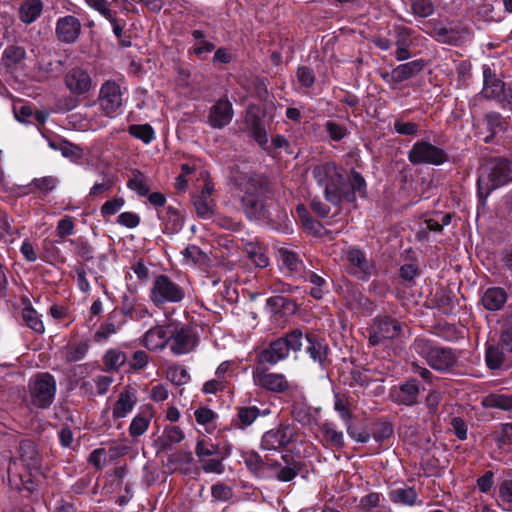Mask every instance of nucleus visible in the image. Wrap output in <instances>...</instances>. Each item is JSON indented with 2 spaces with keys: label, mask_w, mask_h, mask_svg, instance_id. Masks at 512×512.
I'll list each match as a JSON object with an SVG mask.
<instances>
[{
  "label": "nucleus",
  "mask_w": 512,
  "mask_h": 512,
  "mask_svg": "<svg viewBox=\"0 0 512 512\" xmlns=\"http://www.w3.org/2000/svg\"><path fill=\"white\" fill-rule=\"evenodd\" d=\"M232 185L234 198L249 221H273L267 203L273 185L264 174L237 171L232 177Z\"/></svg>",
  "instance_id": "f257e3e1"
},
{
  "label": "nucleus",
  "mask_w": 512,
  "mask_h": 512,
  "mask_svg": "<svg viewBox=\"0 0 512 512\" xmlns=\"http://www.w3.org/2000/svg\"><path fill=\"white\" fill-rule=\"evenodd\" d=\"M313 176L317 184L323 188L326 201L340 207L342 201L356 202V195L367 196V183L362 174L351 169L344 176L335 163L326 162L313 168Z\"/></svg>",
  "instance_id": "f03ea898"
},
{
  "label": "nucleus",
  "mask_w": 512,
  "mask_h": 512,
  "mask_svg": "<svg viewBox=\"0 0 512 512\" xmlns=\"http://www.w3.org/2000/svg\"><path fill=\"white\" fill-rule=\"evenodd\" d=\"M247 468L256 476L263 478H276L282 482L293 480L301 471L302 463L291 454H283L280 460L266 455L262 458L257 452H249L244 456Z\"/></svg>",
  "instance_id": "7ed1b4c3"
},
{
  "label": "nucleus",
  "mask_w": 512,
  "mask_h": 512,
  "mask_svg": "<svg viewBox=\"0 0 512 512\" xmlns=\"http://www.w3.org/2000/svg\"><path fill=\"white\" fill-rule=\"evenodd\" d=\"M512 182V161L506 158H491L480 168L477 180L478 196L485 200L491 191Z\"/></svg>",
  "instance_id": "20e7f679"
},
{
  "label": "nucleus",
  "mask_w": 512,
  "mask_h": 512,
  "mask_svg": "<svg viewBox=\"0 0 512 512\" xmlns=\"http://www.w3.org/2000/svg\"><path fill=\"white\" fill-rule=\"evenodd\" d=\"M304 346V332L295 328L284 336L272 341L269 346L259 354V362L274 365L288 357L289 352H299Z\"/></svg>",
  "instance_id": "39448f33"
},
{
  "label": "nucleus",
  "mask_w": 512,
  "mask_h": 512,
  "mask_svg": "<svg viewBox=\"0 0 512 512\" xmlns=\"http://www.w3.org/2000/svg\"><path fill=\"white\" fill-rule=\"evenodd\" d=\"M414 348L418 354L426 359L431 368L440 372L450 370L458 360L452 348L435 346L426 338H416Z\"/></svg>",
  "instance_id": "423d86ee"
},
{
  "label": "nucleus",
  "mask_w": 512,
  "mask_h": 512,
  "mask_svg": "<svg viewBox=\"0 0 512 512\" xmlns=\"http://www.w3.org/2000/svg\"><path fill=\"white\" fill-rule=\"evenodd\" d=\"M56 380L48 372L37 373L28 384L30 404L39 409L49 408L56 395Z\"/></svg>",
  "instance_id": "0eeeda50"
},
{
  "label": "nucleus",
  "mask_w": 512,
  "mask_h": 512,
  "mask_svg": "<svg viewBox=\"0 0 512 512\" xmlns=\"http://www.w3.org/2000/svg\"><path fill=\"white\" fill-rule=\"evenodd\" d=\"M184 297V289L164 274L158 275L150 288L149 298L158 308L167 303H179Z\"/></svg>",
  "instance_id": "6e6552de"
},
{
  "label": "nucleus",
  "mask_w": 512,
  "mask_h": 512,
  "mask_svg": "<svg viewBox=\"0 0 512 512\" xmlns=\"http://www.w3.org/2000/svg\"><path fill=\"white\" fill-rule=\"evenodd\" d=\"M480 94L485 99L496 100L501 108L512 111V92L506 90L505 83L488 65H483V89Z\"/></svg>",
  "instance_id": "1a4fd4ad"
},
{
  "label": "nucleus",
  "mask_w": 512,
  "mask_h": 512,
  "mask_svg": "<svg viewBox=\"0 0 512 512\" xmlns=\"http://www.w3.org/2000/svg\"><path fill=\"white\" fill-rule=\"evenodd\" d=\"M195 454L204 472L215 474L224 472L223 460L226 454H222L219 445L214 444L210 439H199L195 446Z\"/></svg>",
  "instance_id": "9d476101"
},
{
  "label": "nucleus",
  "mask_w": 512,
  "mask_h": 512,
  "mask_svg": "<svg viewBox=\"0 0 512 512\" xmlns=\"http://www.w3.org/2000/svg\"><path fill=\"white\" fill-rule=\"evenodd\" d=\"M407 157L409 162L413 165L440 166L449 159L444 149L425 140L415 142L408 151Z\"/></svg>",
  "instance_id": "9b49d317"
},
{
  "label": "nucleus",
  "mask_w": 512,
  "mask_h": 512,
  "mask_svg": "<svg viewBox=\"0 0 512 512\" xmlns=\"http://www.w3.org/2000/svg\"><path fill=\"white\" fill-rule=\"evenodd\" d=\"M422 30L436 41L448 45H457L462 41L464 35L469 33L466 26L456 25L448 28L436 20L425 22Z\"/></svg>",
  "instance_id": "f8f14e48"
},
{
  "label": "nucleus",
  "mask_w": 512,
  "mask_h": 512,
  "mask_svg": "<svg viewBox=\"0 0 512 512\" xmlns=\"http://www.w3.org/2000/svg\"><path fill=\"white\" fill-rule=\"evenodd\" d=\"M345 260L347 261V272L357 277L359 280H368L375 272L373 262L367 258L366 253L357 248L349 247L345 251Z\"/></svg>",
  "instance_id": "ddd939ff"
},
{
  "label": "nucleus",
  "mask_w": 512,
  "mask_h": 512,
  "mask_svg": "<svg viewBox=\"0 0 512 512\" xmlns=\"http://www.w3.org/2000/svg\"><path fill=\"white\" fill-rule=\"evenodd\" d=\"M402 333V324L390 317L383 316L374 320V324L369 334V344L377 346L384 340H393L399 337Z\"/></svg>",
  "instance_id": "4468645a"
},
{
  "label": "nucleus",
  "mask_w": 512,
  "mask_h": 512,
  "mask_svg": "<svg viewBox=\"0 0 512 512\" xmlns=\"http://www.w3.org/2000/svg\"><path fill=\"white\" fill-rule=\"evenodd\" d=\"M304 345L307 354L322 370H326L332 365L330 348L323 338L314 332L307 331L304 333Z\"/></svg>",
  "instance_id": "2eb2a0df"
},
{
  "label": "nucleus",
  "mask_w": 512,
  "mask_h": 512,
  "mask_svg": "<svg viewBox=\"0 0 512 512\" xmlns=\"http://www.w3.org/2000/svg\"><path fill=\"white\" fill-rule=\"evenodd\" d=\"M99 105L106 116L112 117L123 105V91L113 80H107L100 88Z\"/></svg>",
  "instance_id": "dca6fc26"
},
{
  "label": "nucleus",
  "mask_w": 512,
  "mask_h": 512,
  "mask_svg": "<svg viewBox=\"0 0 512 512\" xmlns=\"http://www.w3.org/2000/svg\"><path fill=\"white\" fill-rule=\"evenodd\" d=\"M295 435V428L292 425L281 423L263 434L261 448L263 450H280L290 444Z\"/></svg>",
  "instance_id": "f3484780"
},
{
  "label": "nucleus",
  "mask_w": 512,
  "mask_h": 512,
  "mask_svg": "<svg viewBox=\"0 0 512 512\" xmlns=\"http://www.w3.org/2000/svg\"><path fill=\"white\" fill-rule=\"evenodd\" d=\"M196 345L197 338L191 328L182 326L170 330L168 347L175 356L192 352Z\"/></svg>",
  "instance_id": "a211bd4d"
},
{
  "label": "nucleus",
  "mask_w": 512,
  "mask_h": 512,
  "mask_svg": "<svg viewBox=\"0 0 512 512\" xmlns=\"http://www.w3.org/2000/svg\"><path fill=\"white\" fill-rule=\"evenodd\" d=\"M82 24L73 15H66L57 19L55 24V36L64 44H74L80 38Z\"/></svg>",
  "instance_id": "6ab92c4d"
},
{
  "label": "nucleus",
  "mask_w": 512,
  "mask_h": 512,
  "mask_svg": "<svg viewBox=\"0 0 512 512\" xmlns=\"http://www.w3.org/2000/svg\"><path fill=\"white\" fill-rule=\"evenodd\" d=\"M392 402L398 405L413 406L418 403L420 388L417 380L410 379L393 387L389 393Z\"/></svg>",
  "instance_id": "aec40b11"
},
{
  "label": "nucleus",
  "mask_w": 512,
  "mask_h": 512,
  "mask_svg": "<svg viewBox=\"0 0 512 512\" xmlns=\"http://www.w3.org/2000/svg\"><path fill=\"white\" fill-rule=\"evenodd\" d=\"M65 86L74 95H84L92 88V78L82 67H73L64 77Z\"/></svg>",
  "instance_id": "412c9836"
},
{
  "label": "nucleus",
  "mask_w": 512,
  "mask_h": 512,
  "mask_svg": "<svg viewBox=\"0 0 512 512\" xmlns=\"http://www.w3.org/2000/svg\"><path fill=\"white\" fill-rule=\"evenodd\" d=\"M253 379L257 386L275 393H283L289 387L283 374L270 373L262 368H257L253 372Z\"/></svg>",
  "instance_id": "4be33fe9"
},
{
  "label": "nucleus",
  "mask_w": 512,
  "mask_h": 512,
  "mask_svg": "<svg viewBox=\"0 0 512 512\" xmlns=\"http://www.w3.org/2000/svg\"><path fill=\"white\" fill-rule=\"evenodd\" d=\"M233 115L231 102L221 98L210 108L207 122L214 129H222L232 121Z\"/></svg>",
  "instance_id": "5701e85b"
},
{
  "label": "nucleus",
  "mask_w": 512,
  "mask_h": 512,
  "mask_svg": "<svg viewBox=\"0 0 512 512\" xmlns=\"http://www.w3.org/2000/svg\"><path fill=\"white\" fill-rule=\"evenodd\" d=\"M142 344L150 351H160L169 344V335L164 326L150 328L142 339Z\"/></svg>",
  "instance_id": "b1692460"
},
{
  "label": "nucleus",
  "mask_w": 512,
  "mask_h": 512,
  "mask_svg": "<svg viewBox=\"0 0 512 512\" xmlns=\"http://www.w3.org/2000/svg\"><path fill=\"white\" fill-rule=\"evenodd\" d=\"M320 431L322 433L325 446L333 450H341L345 446L344 435L342 431H338L331 422H324Z\"/></svg>",
  "instance_id": "393cba45"
},
{
  "label": "nucleus",
  "mask_w": 512,
  "mask_h": 512,
  "mask_svg": "<svg viewBox=\"0 0 512 512\" xmlns=\"http://www.w3.org/2000/svg\"><path fill=\"white\" fill-rule=\"evenodd\" d=\"M42 11V0H22L18 10L19 19L25 24H31L41 16Z\"/></svg>",
  "instance_id": "a878e982"
},
{
  "label": "nucleus",
  "mask_w": 512,
  "mask_h": 512,
  "mask_svg": "<svg viewBox=\"0 0 512 512\" xmlns=\"http://www.w3.org/2000/svg\"><path fill=\"white\" fill-rule=\"evenodd\" d=\"M481 301L487 310L497 311L506 303L507 293L501 287H491L484 292Z\"/></svg>",
  "instance_id": "bb28decb"
},
{
  "label": "nucleus",
  "mask_w": 512,
  "mask_h": 512,
  "mask_svg": "<svg viewBox=\"0 0 512 512\" xmlns=\"http://www.w3.org/2000/svg\"><path fill=\"white\" fill-rule=\"evenodd\" d=\"M136 401L137 398L135 393L131 389L125 388L120 393L118 400L113 406V417L115 419L125 417L129 412L133 410Z\"/></svg>",
  "instance_id": "cd10ccee"
},
{
  "label": "nucleus",
  "mask_w": 512,
  "mask_h": 512,
  "mask_svg": "<svg viewBox=\"0 0 512 512\" xmlns=\"http://www.w3.org/2000/svg\"><path fill=\"white\" fill-rule=\"evenodd\" d=\"M410 29L404 26L396 28V51L395 57L398 61H405L411 57L409 47L411 45Z\"/></svg>",
  "instance_id": "c85d7f7f"
},
{
  "label": "nucleus",
  "mask_w": 512,
  "mask_h": 512,
  "mask_svg": "<svg viewBox=\"0 0 512 512\" xmlns=\"http://www.w3.org/2000/svg\"><path fill=\"white\" fill-rule=\"evenodd\" d=\"M278 257L289 272L300 276H302V272H305L304 263L296 252L287 248H280Z\"/></svg>",
  "instance_id": "c756f323"
},
{
  "label": "nucleus",
  "mask_w": 512,
  "mask_h": 512,
  "mask_svg": "<svg viewBox=\"0 0 512 512\" xmlns=\"http://www.w3.org/2000/svg\"><path fill=\"white\" fill-rule=\"evenodd\" d=\"M19 453L21 460L27 468L37 470L40 468V457L36 445L31 440H23L20 442Z\"/></svg>",
  "instance_id": "7c9ffc66"
},
{
  "label": "nucleus",
  "mask_w": 512,
  "mask_h": 512,
  "mask_svg": "<svg viewBox=\"0 0 512 512\" xmlns=\"http://www.w3.org/2000/svg\"><path fill=\"white\" fill-rule=\"evenodd\" d=\"M424 66L425 63L422 59L400 64L394 68V75H392V77H396V81L401 83L405 80L417 76L423 70Z\"/></svg>",
  "instance_id": "2f4dec72"
},
{
  "label": "nucleus",
  "mask_w": 512,
  "mask_h": 512,
  "mask_svg": "<svg viewBox=\"0 0 512 512\" xmlns=\"http://www.w3.org/2000/svg\"><path fill=\"white\" fill-rule=\"evenodd\" d=\"M185 435L178 426L165 427L163 434L158 438L159 448L162 451H170L174 444L180 443Z\"/></svg>",
  "instance_id": "473e14b6"
},
{
  "label": "nucleus",
  "mask_w": 512,
  "mask_h": 512,
  "mask_svg": "<svg viewBox=\"0 0 512 512\" xmlns=\"http://www.w3.org/2000/svg\"><path fill=\"white\" fill-rule=\"evenodd\" d=\"M165 225V231L170 234L180 231L184 224L183 215L172 206H168L164 215H159Z\"/></svg>",
  "instance_id": "72a5a7b5"
},
{
  "label": "nucleus",
  "mask_w": 512,
  "mask_h": 512,
  "mask_svg": "<svg viewBox=\"0 0 512 512\" xmlns=\"http://www.w3.org/2000/svg\"><path fill=\"white\" fill-rule=\"evenodd\" d=\"M59 184V179L55 176H44L40 178H34L31 181L30 193H41L47 195L52 192Z\"/></svg>",
  "instance_id": "f704fd0d"
},
{
  "label": "nucleus",
  "mask_w": 512,
  "mask_h": 512,
  "mask_svg": "<svg viewBox=\"0 0 512 512\" xmlns=\"http://www.w3.org/2000/svg\"><path fill=\"white\" fill-rule=\"evenodd\" d=\"M482 405L485 408H496L508 411L512 409V396L491 393L483 398Z\"/></svg>",
  "instance_id": "c9c22d12"
},
{
  "label": "nucleus",
  "mask_w": 512,
  "mask_h": 512,
  "mask_svg": "<svg viewBox=\"0 0 512 512\" xmlns=\"http://www.w3.org/2000/svg\"><path fill=\"white\" fill-rule=\"evenodd\" d=\"M26 56L25 49L21 46L9 45L3 53V64L6 68H12L22 62Z\"/></svg>",
  "instance_id": "e433bc0d"
},
{
  "label": "nucleus",
  "mask_w": 512,
  "mask_h": 512,
  "mask_svg": "<svg viewBox=\"0 0 512 512\" xmlns=\"http://www.w3.org/2000/svg\"><path fill=\"white\" fill-rule=\"evenodd\" d=\"M260 415V410L256 406L240 407L237 412L235 425L240 429L250 426Z\"/></svg>",
  "instance_id": "4c0bfd02"
},
{
  "label": "nucleus",
  "mask_w": 512,
  "mask_h": 512,
  "mask_svg": "<svg viewBox=\"0 0 512 512\" xmlns=\"http://www.w3.org/2000/svg\"><path fill=\"white\" fill-rule=\"evenodd\" d=\"M247 257L260 268H264L269 264V258L266 255L265 249L259 245L248 243L245 246Z\"/></svg>",
  "instance_id": "58836bf2"
},
{
  "label": "nucleus",
  "mask_w": 512,
  "mask_h": 512,
  "mask_svg": "<svg viewBox=\"0 0 512 512\" xmlns=\"http://www.w3.org/2000/svg\"><path fill=\"white\" fill-rule=\"evenodd\" d=\"M127 186L137 192L141 197L147 196L150 191V186L147 182L145 175L139 171H132V177L128 180Z\"/></svg>",
  "instance_id": "ea45409f"
},
{
  "label": "nucleus",
  "mask_w": 512,
  "mask_h": 512,
  "mask_svg": "<svg viewBox=\"0 0 512 512\" xmlns=\"http://www.w3.org/2000/svg\"><path fill=\"white\" fill-rule=\"evenodd\" d=\"M505 355L502 349L496 345H488L486 348L485 362L490 370L499 369L504 363Z\"/></svg>",
  "instance_id": "a19ab883"
},
{
  "label": "nucleus",
  "mask_w": 512,
  "mask_h": 512,
  "mask_svg": "<svg viewBox=\"0 0 512 512\" xmlns=\"http://www.w3.org/2000/svg\"><path fill=\"white\" fill-rule=\"evenodd\" d=\"M151 415L140 413L137 414L131 421L129 426V434L131 437L136 438L143 435L150 424Z\"/></svg>",
  "instance_id": "79ce46f5"
},
{
  "label": "nucleus",
  "mask_w": 512,
  "mask_h": 512,
  "mask_svg": "<svg viewBox=\"0 0 512 512\" xmlns=\"http://www.w3.org/2000/svg\"><path fill=\"white\" fill-rule=\"evenodd\" d=\"M390 499L394 503L413 505L417 500V492L414 488H398L390 492Z\"/></svg>",
  "instance_id": "37998d69"
},
{
  "label": "nucleus",
  "mask_w": 512,
  "mask_h": 512,
  "mask_svg": "<svg viewBox=\"0 0 512 512\" xmlns=\"http://www.w3.org/2000/svg\"><path fill=\"white\" fill-rule=\"evenodd\" d=\"M69 242L75 247V252L83 261L88 262L94 259L93 246L83 237L70 239Z\"/></svg>",
  "instance_id": "c03bdc74"
},
{
  "label": "nucleus",
  "mask_w": 512,
  "mask_h": 512,
  "mask_svg": "<svg viewBox=\"0 0 512 512\" xmlns=\"http://www.w3.org/2000/svg\"><path fill=\"white\" fill-rule=\"evenodd\" d=\"M485 121L492 136L500 132H505L507 129V120L498 112H488L485 115Z\"/></svg>",
  "instance_id": "a18cd8bd"
},
{
  "label": "nucleus",
  "mask_w": 512,
  "mask_h": 512,
  "mask_svg": "<svg viewBox=\"0 0 512 512\" xmlns=\"http://www.w3.org/2000/svg\"><path fill=\"white\" fill-rule=\"evenodd\" d=\"M105 366L110 370H119L127 362L126 354L117 349H110L103 358Z\"/></svg>",
  "instance_id": "49530a36"
},
{
  "label": "nucleus",
  "mask_w": 512,
  "mask_h": 512,
  "mask_svg": "<svg viewBox=\"0 0 512 512\" xmlns=\"http://www.w3.org/2000/svg\"><path fill=\"white\" fill-rule=\"evenodd\" d=\"M128 132L131 136L140 139L145 144H149L155 138V133L149 124H133L128 127Z\"/></svg>",
  "instance_id": "de8ad7c7"
},
{
  "label": "nucleus",
  "mask_w": 512,
  "mask_h": 512,
  "mask_svg": "<svg viewBox=\"0 0 512 512\" xmlns=\"http://www.w3.org/2000/svg\"><path fill=\"white\" fill-rule=\"evenodd\" d=\"M22 318L26 325L36 333L44 332V324L31 306L23 309Z\"/></svg>",
  "instance_id": "09e8293b"
},
{
  "label": "nucleus",
  "mask_w": 512,
  "mask_h": 512,
  "mask_svg": "<svg viewBox=\"0 0 512 512\" xmlns=\"http://www.w3.org/2000/svg\"><path fill=\"white\" fill-rule=\"evenodd\" d=\"M291 414L295 421L304 426L310 425L314 420V417L309 408L302 403L293 404Z\"/></svg>",
  "instance_id": "8fccbe9b"
},
{
  "label": "nucleus",
  "mask_w": 512,
  "mask_h": 512,
  "mask_svg": "<svg viewBox=\"0 0 512 512\" xmlns=\"http://www.w3.org/2000/svg\"><path fill=\"white\" fill-rule=\"evenodd\" d=\"M50 146L54 149H59L64 157L70 158L73 161H78L83 157V149L71 142L62 141L59 147L50 143Z\"/></svg>",
  "instance_id": "3c124183"
},
{
  "label": "nucleus",
  "mask_w": 512,
  "mask_h": 512,
  "mask_svg": "<svg viewBox=\"0 0 512 512\" xmlns=\"http://www.w3.org/2000/svg\"><path fill=\"white\" fill-rule=\"evenodd\" d=\"M476 16L479 20L485 22L497 21L500 18L494 5L487 1L478 6Z\"/></svg>",
  "instance_id": "603ef678"
},
{
  "label": "nucleus",
  "mask_w": 512,
  "mask_h": 512,
  "mask_svg": "<svg viewBox=\"0 0 512 512\" xmlns=\"http://www.w3.org/2000/svg\"><path fill=\"white\" fill-rule=\"evenodd\" d=\"M334 409L344 422L351 421L352 412L349 407V401L344 395L336 394L334 397Z\"/></svg>",
  "instance_id": "864d4df0"
},
{
  "label": "nucleus",
  "mask_w": 512,
  "mask_h": 512,
  "mask_svg": "<svg viewBox=\"0 0 512 512\" xmlns=\"http://www.w3.org/2000/svg\"><path fill=\"white\" fill-rule=\"evenodd\" d=\"M297 215L302 222V224L309 230L313 232H318L321 224L319 221L315 220L306 207L304 205H298L296 208Z\"/></svg>",
  "instance_id": "5fc2aeb1"
},
{
  "label": "nucleus",
  "mask_w": 512,
  "mask_h": 512,
  "mask_svg": "<svg viewBox=\"0 0 512 512\" xmlns=\"http://www.w3.org/2000/svg\"><path fill=\"white\" fill-rule=\"evenodd\" d=\"M393 435V426L389 422H377L372 430V437L376 442H382Z\"/></svg>",
  "instance_id": "6e6d98bb"
},
{
  "label": "nucleus",
  "mask_w": 512,
  "mask_h": 512,
  "mask_svg": "<svg viewBox=\"0 0 512 512\" xmlns=\"http://www.w3.org/2000/svg\"><path fill=\"white\" fill-rule=\"evenodd\" d=\"M412 11L415 15L425 18L433 14L434 4L431 0H414Z\"/></svg>",
  "instance_id": "4d7b16f0"
},
{
  "label": "nucleus",
  "mask_w": 512,
  "mask_h": 512,
  "mask_svg": "<svg viewBox=\"0 0 512 512\" xmlns=\"http://www.w3.org/2000/svg\"><path fill=\"white\" fill-rule=\"evenodd\" d=\"M149 362V355L143 351H135L128 361L129 368L133 371L143 370Z\"/></svg>",
  "instance_id": "13d9d810"
},
{
  "label": "nucleus",
  "mask_w": 512,
  "mask_h": 512,
  "mask_svg": "<svg viewBox=\"0 0 512 512\" xmlns=\"http://www.w3.org/2000/svg\"><path fill=\"white\" fill-rule=\"evenodd\" d=\"M193 204L196 210V213L199 217L203 219H208L213 215L212 206L207 199L199 198L195 196L193 198Z\"/></svg>",
  "instance_id": "bf43d9fd"
},
{
  "label": "nucleus",
  "mask_w": 512,
  "mask_h": 512,
  "mask_svg": "<svg viewBox=\"0 0 512 512\" xmlns=\"http://www.w3.org/2000/svg\"><path fill=\"white\" fill-rule=\"evenodd\" d=\"M182 254L185 259L192 261L194 264L204 263L207 258L206 254L196 245L187 246Z\"/></svg>",
  "instance_id": "052dcab7"
},
{
  "label": "nucleus",
  "mask_w": 512,
  "mask_h": 512,
  "mask_svg": "<svg viewBox=\"0 0 512 512\" xmlns=\"http://www.w3.org/2000/svg\"><path fill=\"white\" fill-rule=\"evenodd\" d=\"M298 82L301 86L310 88L315 83V75L313 70L307 66H301L297 69L296 72Z\"/></svg>",
  "instance_id": "680f3d73"
},
{
  "label": "nucleus",
  "mask_w": 512,
  "mask_h": 512,
  "mask_svg": "<svg viewBox=\"0 0 512 512\" xmlns=\"http://www.w3.org/2000/svg\"><path fill=\"white\" fill-rule=\"evenodd\" d=\"M75 224L73 218L70 216H65L60 219L57 223L56 232L60 238H65L66 236L72 235L74 233Z\"/></svg>",
  "instance_id": "e2e57ef3"
},
{
  "label": "nucleus",
  "mask_w": 512,
  "mask_h": 512,
  "mask_svg": "<svg viewBox=\"0 0 512 512\" xmlns=\"http://www.w3.org/2000/svg\"><path fill=\"white\" fill-rule=\"evenodd\" d=\"M325 128L330 138L334 141H340L347 135V128L334 121H328Z\"/></svg>",
  "instance_id": "0e129e2a"
},
{
  "label": "nucleus",
  "mask_w": 512,
  "mask_h": 512,
  "mask_svg": "<svg viewBox=\"0 0 512 512\" xmlns=\"http://www.w3.org/2000/svg\"><path fill=\"white\" fill-rule=\"evenodd\" d=\"M211 493L214 499L218 501H227L232 495V489L224 483L214 484L211 488Z\"/></svg>",
  "instance_id": "69168bd1"
},
{
  "label": "nucleus",
  "mask_w": 512,
  "mask_h": 512,
  "mask_svg": "<svg viewBox=\"0 0 512 512\" xmlns=\"http://www.w3.org/2000/svg\"><path fill=\"white\" fill-rule=\"evenodd\" d=\"M118 330V327L112 322L103 323L97 332L94 335V338L97 342L105 341L109 338L110 335L115 334Z\"/></svg>",
  "instance_id": "338daca9"
},
{
  "label": "nucleus",
  "mask_w": 512,
  "mask_h": 512,
  "mask_svg": "<svg viewBox=\"0 0 512 512\" xmlns=\"http://www.w3.org/2000/svg\"><path fill=\"white\" fill-rule=\"evenodd\" d=\"M499 499L505 504L512 505V480L506 479L500 483Z\"/></svg>",
  "instance_id": "774afa93"
}]
</instances>
